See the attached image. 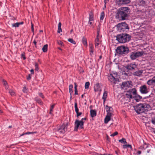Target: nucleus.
<instances>
[{
	"label": "nucleus",
	"instance_id": "nucleus-1",
	"mask_svg": "<svg viewBox=\"0 0 155 155\" xmlns=\"http://www.w3.org/2000/svg\"><path fill=\"white\" fill-rule=\"evenodd\" d=\"M129 9L127 7H121L117 10L115 15L116 19L120 20H125L127 17Z\"/></svg>",
	"mask_w": 155,
	"mask_h": 155
},
{
	"label": "nucleus",
	"instance_id": "nucleus-2",
	"mask_svg": "<svg viewBox=\"0 0 155 155\" xmlns=\"http://www.w3.org/2000/svg\"><path fill=\"white\" fill-rule=\"evenodd\" d=\"M134 108L135 111L139 114L146 113L150 109V105L146 103L138 104Z\"/></svg>",
	"mask_w": 155,
	"mask_h": 155
},
{
	"label": "nucleus",
	"instance_id": "nucleus-3",
	"mask_svg": "<svg viewBox=\"0 0 155 155\" xmlns=\"http://www.w3.org/2000/svg\"><path fill=\"white\" fill-rule=\"evenodd\" d=\"M116 38L118 42L121 43H125L130 39V36L126 33L117 35Z\"/></svg>",
	"mask_w": 155,
	"mask_h": 155
},
{
	"label": "nucleus",
	"instance_id": "nucleus-4",
	"mask_svg": "<svg viewBox=\"0 0 155 155\" xmlns=\"http://www.w3.org/2000/svg\"><path fill=\"white\" fill-rule=\"evenodd\" d=\"M86 118H82L80 120H76L74 123V130L77 131L78 129H81L84 128V120H85Z\"/></svg>",
	"mask_w": 155,
	"mask_h": 155
},
{
	"label": "nucleus",
	"instance_id": "nucleus-5",
	"mask_svg": "<svg viewBox=\"0 0 155 155\" xmlns=\"http://www.w3.org/2000/svg\"><path fill=\"white\" fill-rule=\"evenodd\" d=\"M116 51L118 54L121 55L126 54L129 51L128 48L124 46L117 47Z\"/></svg>",
	"mask_w": 155,
	"mask_h": 155
},
{
	"label": "nucleus",
	"instance_id": "nucleus-6",
	"mask_svg": "<svg viewBox=\"0 0 155 155\" xmlns=\"http://www.w3.org/2000/svg\"><path fill=\"white\" fill-rule=\"evenodd\" d=\"M136 93L137 90L135 88L130 89L126 92L125 97L130 100L133 99Z\"/></svg>",
	"mask_w": 155,
	"mask_h": 155
},
{
	"label": "nucleus",
	"instance_id": "nucleus-7",
	"mask_svg": "<svg viewBox=\"0 0 155 155\" xmlns=\"http://www.w3.org/2000/svg\"><path fill=\"white\" fill-rule=\"evenodd\" d=\"M67 126L65 124H64L58 128L56 130L57 133L63 134L67 130Z\"/></svg>",
	"mask_w": 155,
	"mask_h": 155
},
{
	"label": "nucleus",
	"instance_id": "nucleus-8",
	"mask_svg": "<svg viewBox=\"0 0 155 155\" xmlns=\"http://www.w3.org/2000/svg\"><path fill=\"white\" fill-rule=\"evenodd\" d=\"M143 54V51L132 52L131 53L130 57L132 59L134 60L136 58L142 55Z\"/></svg>",
	"mask_w": 155,
	"mask_h": 155
},
{
	"label": "nucleus",
	"instance_id": "nucleus-9",
	"mask_svg": "<svg viewBox=\"0 0 155 155\" xmlns=\"http://www.w3.org/2000/svg\"><path fill=\"white\" fill-rule=\"evenodd\" d=\"M102 85L98 83L95 84L94 86V90L95 92H99L100 93L102 91Z\"/></svg>",
	"mask_w": 155,
	"mask_h": 155
},
{
	"label": "nucleus",
	"instance_id": "nucleus-10",
	"mask_svg": "<svg viewBox=\"0 0 155 155\" xmlns=\"http://www.w3.org/2000/svg\"><path fill=\"white\" fill-rule=\"evenodd\" d=\"M130 2V0H116V4L119 6L126 5L129 3Z\"/></svg>",
	"mask_w": 155,
	"mask_h": 155
},
{
	"label": "nucleus",
	"instance_id": "nucleus-11",
	"mask_svg": "<svg viewBox=\"0 0 155 155\" xmlns=\"http://www.w3.org/2000/svg\"><path fill=\"white\" fill-rule=\"evenodd\" d=\"M140 91L141 93L146 94L148 92L149 89L146 85H144L140 87Z\"/></svg>",
	"mask_w": 155,
	"mask_h": 155
},
{
	"label": "nucleus",
	"instance_id": "nucleus-12",
	"mask_svg": "<svg viewBox=\"0 0 155 155\" xmlns=\"http://www.w3.org/2000/svg\"><path fill=\"white\" fill-rule=\"evenodd\" d=\"M117 27L121 30L123 29H128L129 28L127 24L125 22H122L121 23L118 24L117 25Z\"/></svg>",
	"mask_w": 155,
	"mask_h": 155
},
{
	"label": "nucleus",
	"instance_id": "nucleus-13",
	"mask_svg": "<svg viewBox=\"0 0 155 155\" xmlns=\"http://www.w3.org/2000/svg\"><path fill=\"white\" fill-rule=\"evenodd\" d=\"M137 67V65L134 63H130L125 66V68L128 70L134 69Z\"/></svg>",
	"mask_w": 155,
	"mask_h": 155
},
{
	"label": "nucleus",
	"instance_id": "nucleus-14",
	"mask_svg": "<svg viewBox=\"0 0 155 155\" xmlns=\"http://www.w3.org/2000/svg\"><path fill=\"white\" fill-rule=\"evenodd\" d=\"M108 79L111 83L114 84H116L117 82L116 79L112 75V74H110L108 75Z\"/></svg>",
	"mask_w": 155,
	"mask_h": 155
},
{
	"label": "nucleus",
	"instance_id": "nucleus-15",
	"mask_svg": "<svg viewBox=\"0 0 155 155\" xmlns=\"http://www.w3.org/2000/svg\"><path fill=\"white\" fill-rule=\"evenodd\" d=\"M131 82L130 81H124L122 82L121 87L123 88L126 87H129L130 85L131 84Z\"/></svg>",
	"mask_w": 155,
	"mask_h": 155
},
{
	"label": "nucleus",
	"instance_id": "nucleus-16",
	"mask_svg": "<svg viewBox=\"0 0 155 155\" xmlns=\"http://www.w3.org/2000/svg\"><path fill=\"white\" fill-rule=\"evenodd\" d=\"M147 84L149 85H155V76L152 79L148 80Z\"/></svg>",
	"mask_w": 155,
	"mask_h": 155
},
{
	"label": "nucleus",
	"instance_id": "nucleus-17",
	"mask_svg": "<svg viewBox=\"0 0 155 155\" xmlns=\"http://www.w3.org/2000/svg\"><path fill=\"white\" fill-rule=\"evenodd\" d=\"M142 98V97L141 96L137 94V92L136 93L135 95L133 97V98H134L137 102L139 101Z\"/></svg>",
	"mask_w": 155,
	"mask_h": 155
},
{
	"label": "nucleus",
	"instance_id": "nucleus-18",
	"mask_svg": "<svg viewBox=\"0 0 155 155\" xmlns=\"http://www.w3.org/2000/svg\"><path fill=\"white\" fill-rule=\"evenodd\" d=\"M89 51L90 52V55L91 56H92L93 54V52H94V48H93V45L91 44H90L89 46Z\"/></svg>",
	"mask_w": 155,
	"mask_h": 155
},
{
	"label": "nucleus",
	"instance_id": "nucleus-19",
	"mask_svg": "<svg viewBox=\"0 0 155 155\" xmlns=\"http://www.w3.org/2000/svg\"><path fill=\"white\" fill-rule=\"evenodd\" d=\"M106 110L108 114H111L112 112L113 109L110 107H108L106 106Z\"/></svg>",
	"mask_w": 155,
	"mask_h": 155
},
{
	"label": "nucleus",
	"instance_id": "nucleus-20",
	"mask_svg": "<svg viewBox=\"0 0 155 155\" xmlns=\"http://www.w3.org/2000/svg\"><path fill=\"white\" fill-rule=\"evenodd\" d=\"M143 73V71L142 70H138L134 73V75L137 76H140Z\"/></svg>",
	"mask_w": 155,
	"mask_h": 155
},
{
	"label": "nucleus",
	"instance_id": "nucleus-21",
	"mask_svg": "<svg viewBox=\"0 0 155 155\" xmlns=\"http://www.w3.org/2000/svg\"><path fill=\"white\" fill-rule=\"evenodd\" d=\"M96 111L95 110H90V114L91 117H95L96 115Z\"/></svg>",
	"mask_w": 155,
	"mask_h": 155
},
{
	"label": "nucleus",
	"instance_id": "nucleus-22",
	"mask_svg": "<svg viewBox=\"0 0 155 155\" xmlns=\"http://www.w3.org/2000/svg\"><path fill=\"white\" fill-rule=\"evenodd\" d=\"M107 96V92L106 91H104L102 97V99L104 100V103Z\"/></svg>",
	"mask_w": 155,
	"mask_h": 155
},
{
	"label": "nucleus",
	"instance_id": "nucleus-23",
	"mask_svg": "<svg viewBox=\"0 0 155 155\" xmlns=\"http://www.w3.org/2000/svg\"><path fill=\"white\" fill-rule=\"evenodd\" d=\"M48 45L46 44L44 45L42 48V50L44 52H46L47 51Z\"/></svg>",
	"mask_w": 155,
	"mask_h": 155
},
{
	"label": "nucleus",
	"instance_id": "nucleus-24",
	"mask_svg": "<svg viewBox=\"0 0 155 155\" xmlns=\"http://www.w3.org/2000/svg\"><path fill=\"white\" fill-rule=\"evenodd\" d=\"M110 120V117L108 116H107L104 119V123L107 124Z\"/></svg>",
	"mask_w": 155,
	"mask_h": 155
},
{
	"label": "nucleus",
	"instance_id": "nucleus-25",
	"mask_svg": "<svg viewBox=\"0 0 155 155\" xmlns=\"http://www.w3.org/2000/svg\"><path fill=\"white\" fill-rule=\"evenodd\" d=\"M73 88V86L72 84L70 85L69 86V91L70 93V95H71L72 93L73 92L72 88Z\"/></svg>",
	"mask_w": 155,
	"mask_h": 155
},
{
	"label": "nucleus",
	"instance_id": "nucleus-26",
	"mask_svg": "<svg viewBox=\"0 0 155 155\" xmlns=\"http://www.w3.org/2000/svg\"><path fill=\"white\" fill-rule=\"evenodd\" d=\"M105 16L104 13V12H101L100 15V20H103Z\"/></svg>",
	"mask_w": 155,
	"mask_h": 155
},
{
	"label": "nucleus",
	"instance_id": "nucleus-27",
	"mask_svg": "<svg viewBox=\"0 0 155 155\" xmlns=\"http://www.w3.org/2000/svg\"><path fill=\"white\" fill-rule=\"evenodd\" d=\"M89 20L90 21H92L93 20V14L92 13H90L89 14Z\"/></svg>",
	"mask_w": 155,
	"mask_h": 155
},
{
	"label": "nucleus",
	"instance_id": "nucleus-28",
	"mask_svg": "<svg viewBox=\"0 0 155 155\" xmlns=\"http://www.w3.org/2000/svg\"><path fill=\"white\" fill-rule=\"evenodd\" d=\"M68 41L70 42V43L74 44L75 45L76 44V42L75 41H74L73 39L72 38H69L68 39Z\"/></svg>",
	"mask_w": 155,
	"mask_h": 155
},
{
	"label": "nucleus",
	"instance_id": "nucleus-29",
	"mask_svg": "<svg viewBox=\"0 0 155 155\" xmlns=\"http://www.w3.org/2000/svg\"><path fill=\"white\" fill-rule=\"evenodd\" d=\"M119 141L121 143H127L126 139L124 138H122V139L119 140Z\"/></svg>",
	"mask_w": 155,
	"mask_h": 155
},
{
	"label": "nucleus",
	"instance_id": "nucleus-30",
	"mask_svg": "<svg viewBox=\"0 0 155 155\" xmlns=\"http://www.w3.org/2000/svg\"><path fill=\"white\" fill-rule=\"evenodd\" d=\"M147 145L146 143H145L144 145H143V146H141V147H140L139 148V149H145L146 148H147Z\"/></svg>",
	"mask_w": 155,
	"mask_h": 155
},
{
	"label": "nucleus",
	"instance_id": "nucleus-31",
	"mask_svg": "<svg viewBox=\"0 0 155 155\" xmlns=\"http://www.w3.org/2000/svg\"><path fill=\"white\" fill-rule=\"evenodd\" d=\"M19 25V24L18 22H17L15 23L12 24V26L13 27H18Z\"/></svg>",
	"mask_w": 155,
	"mask_h": 155
},
{
	"label": "nucleus",
	"instance_id": "nucleus-32",
	"mask_svg": "<svg viewBox=\"0 0 155 155\" xmlns=\"http://www.w3.org/2000/svg\"><path fill=\"white\" fill-rule=\"evenodd\" d=\"M54 105H55L54 104L52 105H51V107H50V111L49 112V114H52V112L53 111V109H54Z\"/></svg>",
	"mask_w": 155,
	"mask_h": 155
},
{
	"label": "nucleus",
	"instance_id": "nucleus-33",
	"mask_svg": "<svg viewBox=\"0 0 155 155\" xmlns=\"http://www.w3.org/2000/svg\"><path fill=\"white\" fill-rule=\"evenodd\" d=\"M9 92L11 96H14L15 95V93L12 89H10Z\"/></svg>",
	"mask_w": 155,
	"mask_h": 155
},
{
	"label": "nucleus",
	"instance_id": "nucleus-34",
	"mask_svg": "<svg viewBox=\"0 0 155 155\" xmlns=\"http://www.w3.org/2000/svg\"><path fill=\"white\" fill-rule=\"evenodd\" d=\"M74 107L75 112L76 113L78 112L79 111V109L78 107L77 104L76 102H75L74 103Z\"/></svg>",
	"mask_w": 155,
	"mask_h": 155
},
{
	"label": "nucleus",
	"instance_id": "nucleus-35",
	"mask_svg": "<svg viewBox=\"0 0 155 155\" xmlns=\"http://www.w3.org/2000/svg\"><path fill=\"white\" fill-rule=\"evenodd\" d=\"M123 148H130L131 149L132 148V147L131 145L130 144H126L123 145Z\"/></svg>",
	"mask_w": 155,
	"mask_h": 155
},
{
	"label": "nucleus",
	"instance_id": "nucleus-36",
	"mask_svg": "<svg viewBox=\"0 0 155 155\" xmlns=\"http://www.w3.org/2000/svg\"><path fill=\"white\" fill-rule=\"evenodd\" d=\"M90 85V83L89 82H86L85 85V89H88L89 88Z\"/></svg>",
	"mask_w": 155,
	"mask_h": 155
},
{
	"label": "nucleus",
	"instance_id": "nucleus-37",
	"mask_svg": "<svg viewBox=\"0 0 155 155\" xmlns=\"http://www.w3.org/2000/svg\"><path fill=\"white\" fill-rule=\"evenodd\" d=\"M145 5V2L143 0H141L140 1L139 5H140L144 6Z\"/></svg>",
	"mask_w": 155,
	"mask_h": 155
},
{
	"label": "nucleus",
	"instance_id": "nucleus-38",
	"mask_svg": "<svg viewBox=\"0 0 155 155\" xmlns=\"http://www.w3.org/2000/svg\"><path fill=\"white\" fill-rule=\"evenodd\" d=\"M82 42L83 43V44L84 45H87V42L86 39L85 38H83L82 39Z\"/></svg>",
	"mask_w": 155,
	"mask_h": 155
},
{
	"label": "nucleus",
	"instance_id": "nucleus-39",
	"mask_svg": "<svg viewBox=\"0 0 155 155\" xmlns=\"http://www.w3.org/2000/svg\"><path fill=\"white\" fill-rule=\"evenodd\" d=\"M35 100L39 104H42V101L39 98L36 97L35 98Z\"/></svg>",
	"mask_w": 155,
	"mask_h": 155
},
{
	"label": "nucleus",
	"instance_id": "nucleus-40",
	"mask_svg": "<svg viewBox=\"0 0 155 155\" xmlns=\"http://www.w3.org/2000/svg\"><path fill=\"white\" fill-rule=\"evenodd\" d=\"M35 70L38 71L39 70V68L38 67V64L37 63H35Z\"/></svg>",
	"mask_w": 155,
	"mask_h": 155
},
{
	"label": "nucleus",
	"instance_id": "nucleus-41",
	"mask_svg": "<svg viewBox=\"0 0 155 155\" xmlns=\"http://www.w3.org/2000/svg\"><path fill=\"white\" fill-rule=\"evenodd\" d=\"M57 43L58 45H61V46L64 45V44H63V42L60 40H58L57 41Z\"/></svg>",
	"mask_w": 155,
	"mask_h": 155
},
{
	"label": "nucleus",
	"instance_id": "nucleus-42",
	"mask_svg": "<svg viewBox=\"0 0 155 155\" xmlns=\"http://www.w3.org/2000/svg\"><path fill=\"white\" fill-rule=\"evenodd\" d=\"M135 155H139L141 153V152L140 150H136L135 151Z\"/></svg>",
	"mask_w": 155,
	"mask_h": 155
},
{
	"label": "nucleus",
	"instance_id": "nucleus-43",
	"mask_svg": "<svg viewBox=\"0 0 155 155\" xmlns=\"http://www.w3.org/2000/svg\"><path fill=\"white\" fill-rule=\"evenodd\" d=\"M95 42H99L100 40L99 36H97V35L96 38L95 40Z\"/></svg>",
	"mask_w": 155,
	"mask_h": 155
},
{
	"label": "nucleus",
	"instance_id": "nucleus-44",
	"mask_svg": "<svg viewBox=\"0 0 155 155\" xmlns=\"http://www.w3.org/2000/svg\"><path fill=\"white\" fill-rule=\"evenodd\" d=\"M36 133V132H28L25 133V134L26 135L29 134H33Z\"/></svg>",
	"mask_w": 155,
	"mask_h": 155
},
{
	"label": "nucleus",
	"instance_id": "nucleus-45",
	"mask_svg": "<svg viewBox=\"0 0 155 155\" xmlns=\"http://www.w3.org/2000/svg\"><path fill=\"white\" fill-rule=\"evenodd\" d=\"M118 134V132H115L113 134L110 135V136L111 137H114L115 136L117 135Z\"/></svg>",
	"mask_w": 155,
	"mask_h": 155
},
{
	"label": "nucleus",
	"instance_id": "nucleus-46",
	"mask_svg": "<svg viewBox=\"0 0 155 155\" xmlns=\"http://www.w3.org/2000/svg\"><path fill=\"white\" fill-rule=\"evenodd\" d=\"M58 32L60 33L62 32V29L61 28H58Z\"/></svg>",
	"mask_w": 155,
	"mask_h": 155
},
{
	"label": "nucleus",
	"instance_id": "nucleus-47",
	"mask_svg": "<svg viewBox=\"0 0 155 155\" xmlns=\"http://www.w3.org/2000/svg\"><path fill=\"white\" fill-rule=\"evenodd\" d=\"M76 113L77 114V117H78L82 114L81 112H76Z\"/></svg>",
	"mask_w": 155,
	"mask_h": 155
},
{
	"label": "nucleus",
	"instance_id": "nucleus-48",
	"mask_svg": "<svg viewBox=\"0 0 155 155\" xmlns=\"http://www.w3.org/2000/svg\"><path fill=\"white\" fill-rule=\"evenodd\" d=\"M151 122L153 124L155 125V117L152 119Z\"/></svg>",
	"mask_w": 155,
	"mask_h": 155
},
{
	"label": "nucleus",
	"instance_id": "nucleus-49",
	"mask_svg": "<svg viewBox=\"0 0 155 155\" xmlns=\"http://www.w3.org/2000/svg\"><path fill=\"white\" fill-rule=\"evenodd\" d=\"M39 95L40 96L41 98H44V96L42 94V93H39Z\"/></svg>",
	"mask_w": 155,
	"mask_h": 155
},
{
	"label": "nucleus",
	"instance_id": "nucleus-50",
	"mask_svg": "<svg viewBox=\"0 0 155 155\" xmlns=\"http://www.w3.org/2000/svg\"><path fill=\"white\" fill-rule=\"evenodd\" d=\"M31 29L32 31V32H34V29L33 27V25L32 23H31Z\"/></svg>",
	"mask_w": 155,
	"mask_h": 155
},
{
	"label": "nucleus",
	"instance_id": "nucleus-51",
	"mask_svg": "<svg viewBox=\"0 0 155 155\" xmlns=\"http://www.w3.org/2000/svg\"><path fill=\"white\" fill-rule=\"evenodd\" d=\"M3 84L5 85H6L7 84V82L5 81H3Z\"/></svg>",
	"mask_w": 155,
	"mask_h": 155
},
{
	"label": "nucleus",
	"instance_id": "nucleus-52",
	"mask_svg": "<svg viewBox=\"0 0 155 155\" xmlns=\"http://www.w3.org/2000/svg\"><path fill=\"white\" fill-rule=\"evenodd\" d=\"M99 42H95V46L96 47H97L99 45Z\"/></svg>",
	"mask_w": 155,
	"mask_h": 155
},
{
	"label": "nucleus",
	"instance_id": "nucleus-53",
	"mask_svg": "<svg viewBox=\"0 0 155 155\" xmlns=\"http://www.w3.org/2000/svg\"><path fill=\"white\" fill-rule=\"evenodd\" d=\"M109 0H104V2L105 4V7H106V4L107 2Z\"/></svg>",
	"mask_w": 155,
	"mask_h": 155
},
{
	"label": "nucleus",
	"instance_id": "nucleus-54",
	"mask_svg": "<svg viewBox=\"0 0 155 155\" xmlns=\"http://www.w3.org/2000/svg\"><path fill=\"white\" fill-rule=\"evenodd\" d=\"M100 32V29L99 28L98 29L97 31V36H99Z\"/></svg>",
	"mask_w": 155,
	"mask_h": 155
},
{
	"label": "nucleus",
	"instance_id": "nucleus-55",
	"mask_svg": "<svg viewBox=\"0 0 155 155\" xmlns=\"http://www.w3.org/2000/svg\"><path fill=\"white\" fill-rule=\"evenodd\" d=\"M21 57L23 58L24 60H25L26 59L25 55L24 54H21Z\"/></svg>",
	"mask_w": 155,
	"mask_h": 155
},
{
	"label": "nucleus",
	"instance_id": "nucleus-56",
	"mask_svg": "<svg viewBox=\"0 0 155 155\" xmlns=\"http://www.w3.org/2000/svg\"><path fill=\"white\" fill-rule=\"evenodd\" d=\"M75 93L74 94L75 95H77L78 94V90L77 89H75Z\"/></svg>",
	"mask_w": 155,
	"mask_h": 155
},
{
	"label": "nucleus",
	"instance_id": "nucleus-57",
	"mask_svg": "<svg viewBox=\"0 0 155 155\" xmlns=\"http://www.w3.org/2000/svg\"><path fill=\"white\" fill-rule=\"evenodd\" d=\"M74 89H77V85L76 84V83H74Z\"/></svg>",
	"mask_w": 155,
	"mask_h": 155
},
{
	"label": "nucleus",
	"instance_id": "nucleus-58",
	"mask_svg": "<svg viewBox=\"0 0 155 155\" xmlns=\"http://www.w3.org/2000/svg\"><path fill=\"white\" fill-rule=\"evenodd\" d=\"M61 23L60 22H59L58 23V28H61Z\"/></svg>",
	"mask_w": 155,
	"mask_h": 155
},
{
	"label": "nucleus",
	"instance_id": "nucleus-59",
	"mask_svg": "<svg viewBox=\"0 0 155 155\" xmlns=\"http://www.w3.org/2000/svg\"><path fill=\"white\" fill-rule=\"evenodd\" d=\"M27 90L26 89L25 87H24V88L23 89V91L24 92H27Z\"/></svg>",
	"mask_w": 155,
	"mask_h": 155
},
{
	"label": "nucleus",
	"instance_id": "nucleus-60",
	"mask_svg": "<svg viewBox=\"0 0 155 155\" xmlns=\"http://www.w3.org/2000/svg\"><path fill=\"white\" fill-rule=\"evenodd\" d=\"M27 79L28 80H30V79H31V77H30V74H29L28 75V76L27 78Z\"/></svg>",
	"mask_w": 155,
	"mask_h": 155
},
{
	"label": "nucleus",
	"instance_id": "nucleus-61",
	"mask_svg": "<svg viewBox=\"0 0 155 155\" xmlns=\"http://www.w3.org/2000/svg\"><path fill=\"white\" fill-rule=\"evenodd\" d=\"M31 72V74H34V70L33 69H32L30 71Z\"/></svg>",
	"mask_w": 155,
	"mask_h": 155
},
{
	"label": "nucleus",
	"instance_id": "nucleus-62",
	"mask_svg": "<svg viewBox=\"0 0 155 155\" xmlns=\"http://www.w3.org/2000/svg\"><path fill=\"white\" fill-rule=\"evenodd\" d=\"M99 155H113L111 154H100Z\"/></svg>",
	"mask_w": 155,
	"mask_h": 155
},
{
	"label": "nucleus",
	"instance_id": "nucleus-63",
	"mask_svg": "<svg viewBox=\"0 0 155 155\" xmlns=\"http://www.w3.org/2000/svg\"><path fill=\"white\" fill-rule=\"evenodd\" d=\"M123 74H124V75H126L127 76H128V74L125 73V72H124V73H123Z\"/></svg>",
	"mask_w": 155,
	"mask_h": 155
},
{
	"label": "nucleus",
	"instance_id": "nucleus-64",
	"mask_svg": "<svg viewBox=\"0 0 155 155\" xmlns=\"http://www.w3.org/2000/svg\"><path fill=\"white\" fill-rule=\"evenodd\" d=\"M91 21H90V20H89V24L90 25L92 24V22H91Z\"/></svg>",
	"mask_w": 155,
	"mask_h": 155
}]
</instances>
